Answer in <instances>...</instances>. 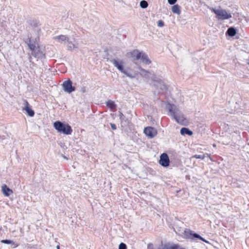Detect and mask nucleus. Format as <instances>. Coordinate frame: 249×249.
Masks as SVG:
<instances>
[{
	"instance_id": "f257e3e1",
	"label": "nucleus",
	"mask_w": 249,
	"mask_h": 249,
	"mask_svg": "<svg viewBox=\"0 0 249 249\" xmlns=\"http://www.w3.org/2000/svg\"><path fill=\"white\" fill-rule=\"evenodd\" d=\"M166 108L169 111L168 115L173 117L178 123L182 125L188 124L187 119L175 105L168 103L166 105Z\"/></svg>"
},
{
	"instance_id": "f03ea898",
	"label": "nucleus",
	"mask_w": 249,
	"mask_h": 249,
	"mask_svg": "<svg viewBox=\"0 0 249 249\" xmlns=\"http://www.w3.org/2000/svg\"><path fill=\"white\" fill-rule=\"evenodd\" d=\"M28 46L36 57L40 58L44 56L43 48L39 46L36 39L35 40L30 39L28 43Z\"/></svg>"
},
{
	"instance_id": "7ed1b4c3",
	"label": "nucleus",
	"mask_w": 249,
	"mask_h": 249,
	"mask_svg": "<svg viewBox=\"0 0 249 249\" xmlns=\"http://www.w3.org/2000/svg\"><path fill=\"white\" fill-rule=\"evenodd\" d=\"M112 62L118 70L125 74L127 76L130 78H134L137 75V73L135 71L134 72L129 70H125L122 61L114 59L112 60Z\"/></svg>"
},
{
	"instance_id": "20e7f679",
	"label": "nucleus",
	"mask_w": 249,
	"mask_h": 249,
	"mask_svg": "<svg viewBox=\"0 0 249 249\" xmlns=\"http://www.w3.org/2000/svg\"><path fill=\"white\" fill-rule=\"evenodd\" d=\"M53 125L58 132L65 135H70L72 132L71 126L68 124L63 123L60 121H56L53 123Z\"/></svg>"
},
{
	"instance_id": "39448f33",
	"label": "nucleus",
	"mask_w": 249,
	"mask_h": 249,
	"mask_svg": "<svg viewBox=\"0 0 249 249\" xmlns=\"http://www.w3.org/2000/svg\"><path fill=\"white\" fill-rule=\"evenodd\" d=\"M182 235L184 238L186 239L194 240L195 238H198L206 243L208 242L207 241L201 237L199 235L195 233L193 231L189 229H185L182 232Z\"/></svg>"
},
{
	"instance_id": "423d86ee",
	"label": "nucleus",
	"mask_w": 249,
	"mask_h": 249,
	"mask_svg": "<svg viewBox=\"0 0 249 249\" xmlns=\"http://www.w3.org/2000/svg\"><path fill=\"white\" fill-rule=\"evenodd\" d=\"M153 85L157 88L159 93H163L167 89L166 86L161 79L153 80Z\"/></svg>"
},
{
	"instance_id": "0eeeda50",
	"label": "nucleus",
	"mask_w": 249,
	"mask_h": 249,
	"mask_svg": "<svg viewBox=\"0 0 249 249\" xmlns=\"http://www.w3.org/2000/svg\"><path fill=\"white\" fill-rule=\"evenodd\" d=\"M142 53V52H140L138 50H134L127 53L126 56L127 58L131 59L132 61H135L140 59Z\"/></svg>"
},
{
	"instance_id": "6e6552de",
	"label": "nucleus",
	"mask_w": 249,
	"mask_h": 249,
	"mask_svg": "<svg viewBox=\"0 0 249 249\" xmlns=\"http://www.w3.org/2000/svg\"><path fill=\"white\" fill-rule=\"evenodd\" d=\"M143 132L145 135L149 138H153L157 134V130L156 128L148 126L144 129Z\"/></svg>"
},
{
	"instance_id": "1a4fd4ad",
	"label": "nucleus",
	"mask_w": 249,
	"mask_h": 249,
	"mask_svg": "<svg viewBox=\"0 0 249 249\" xmlns=\"http://www.w3.org/2000/svg\"><path fill=\"white\" fill-rule=\"evenodd\" d=\"M170 160L166 153H163L160 156L159 164L163 167H167L169 165Z\"/></svg>"
},
{
	"instance_id": "9d476101",
	"label": "nucleus",
	"mask_w": 249,
	"mask_h": 249,
	"mask_svg": "<svg viewBox=\"0 0 249 249\" xmlns=\"http://www.w3.org/2000/svg\"><path fill=\"white\" fill-rule=\"evenodd\" d=\"M23 106L22 110L26 111L30 117H33L35 115L34 111L32 109L28 101L26 100H23Z\"/></svg>"
},
{
	"instance_id": "9b49d317",
	"label": "nucleus",
	"mask_w": 249,
	"mask_h": 249,
	"mask_svg": "<svg viewBox=\"0 0 249 249\" xmlns=\"http://www.w3.org/2000/svg\"><path fill=\"white\" fill-rule=\"evenodd\" d=\"M63 87L64 90L68 93H71L75 90V88L72 86V82L69 79L63 83Z\"/></svg>"
},
{
	"instance_id": "f8f14e48",
	"label": "nucleus",
	"mask_w": 249,
	"mask_h": 249,
	"mask_svg": "<svg viewBox=\"0 0 249 249\" xmlns=\"http://www.w3.org/2000/svg\"><path fill=\"white\" fill-rule=\"evenodd\" d=\"M231 18V14L219 7V19H227Z\"/></svg>"
},
{
	"instance_id": "ddd939ff",
	"label": "nucleus",
	"mask_w": 249,
	"mask_h": 249,
	"mask_svg": "<svg viewBox=\"0 0 249 249\" xmlns=\"http://www.w3.org/2000/svg\"><path fill=\"white\" fill-rule=\"evenodd\" d=\"M163 249H186L178 244L167 243L163 246Z\"/></svg>"
},
{
	"instance_id": "4468645a",
	"label": "nucleus",
	"mask_w": 249,
	"mask_h": 249,
	"mask_svg": "<svg viewBox=\"0 0 249 249\" xmlns=\"http://www.w3.org/2000/svg\"><path fill=\"white\" fill-rule=\"evenodd\" d=\"M66 43L67 48L69 51H72L78 48V43H75V41H72L70 40L69 38Z\"/></svg>"
},
{
	"instance_id": "2eb2a0df",
	"label": "nucleus",
	"mask_w": 249,
	"mask_h": 249,
	"mask_svg": "<svg viewBox=\"0 0 249 249\" xmlns=\"http://www.w3.org/2000/svg\"><path fill=\"white\" fill-rule=\"evenodd\" d=\"M1 192L5 196H9L13 193V190L9 188L6 184L1 186Z\"/></svg>"
},
{
	"instance_id": "dca6fc26",
	"label": "nucleus",
	"mask_w": 249,
	"mask_h": 249,
	"mask_svg": "<svg viewBox=\"0 0 249 249\" xmlns=\"http://www.w3.org/2000/svg\"><path fill=\"white\" fill-rule=\"evenodd\" d=\"M55 41L59 43H65L69 40V37L65 35H59L53 37Z\"/></svg>"
},
{
	"instance_id": "f3484780",
	"label": "nucleus",
	"mask_w": 249,
	"mask_h": 249,
	"mask_svg": "<svg viewBox=\"0 0 249 249\" xmlns=\"http://www.w3.org/2000/svg\"><path fill=\"white\" fill-rule=\"evenodd\" d=\"M236 30L233 27H231L229 28L226 33V35H228L231 37L234 36L236 35Z\"/></svg>"
},
{
	"instance_id": "a211bd4d",
	"label": "nucleus",
	"mask_w": 249,
	"mask_h": 249,
	"mask_svg": "<svg viewBox=\"0 0 249 249\" xmlns=\"http://www.w3.org/2000/svg\"><path fill=\"white\" fill-rule=\"evenodd\" d=\"M142 63L148 65L151 63L150 60L148 58L147 55H146L144 53L142 52V55L140 58Z\"/></svg>"
},
{
	"instance_id": "6ab92c4d",
	"label": "nucleus",
	"mask_w": 249,
	"mask_h": 249,
	"mask_svg": "<svg viewBox=\"0 0 249 249\" xmlns=\"http://www.w3.org/2000/svg\"><path fill=\"white\" fill-rule=\"evenodd\" d=\"M172 11L174 14L180 15L181 13L180 7L178 4H175L172 7Z\"/></svg>"
},
{
	"instance_id": "aec40b11",
	"label": "nucleus",
	"mask_w": 249,
	"mask_h": 249,
	"mask_svg": "<svg viewBox=\"0 0 249 249\" xmlns=\"http://www.w3.org/2000/svg\"><path fill=\"white\" fill-rule=\"evenodd\" d=\"M180 133L181 135H188L189 136H191L193 134V132L192 131L189 130L187 128H182L180 130Z\"/></svg>"
},
{
	"instance_id": "412c9836",
	"label": "nucleus",
	"mask_w": 249,
	"mask_h": 249,
	"mask_svg": "<svg viewBox=\"0 0 249 249\" xmlns=\"http://www.w3.org/2000/svg\"><path fill=\"white\" fill-rule=\"evenodd\" d=\"M107 106L110 109H114L116 108V105L115 104L114 102L112 101H108L106 103Z\"/></svg>"
},
{
	"instance_id": "4be33fe9",
	"label": "nucleus",
	"mask_w": 249,
	"mask_h": 249,
	"mask_svg": "<svg viewBox=\"0 0 249 249\" xmlns=\"http://www.w3.org/2000/svg\"><path fill=\"white\" fill-rule=\"evenodd\" d=\"M140 6L142 8H146L148 6V3L145 0H142L140 2Z\"/></svg>"
},
{
	"instance_id": "5701e85b",
	"label": "nucleus",
	"mask_w": 249,
	"mask_h": 249,
	"mask_svg": "<svg viewBox=\"0 0 249 249\" xmlns=\"http://www.w3.org/2000/svg\"><path fill=\"white\" fill-rule=\"evenodd\" d=\"M1 242L5 243V244H15L14 242H13L12 241L10 240H2L1 241Z\"/></svg>"
},
{
	"instance_id": "b1692460",
	"label": "nucleus",
	"mask_w": 249,
	"mask_h": 249,
	"mask_svg": "<svg viewBox=\"0 0 249 249\" xmlns=\"http://www.w3.org/2000/svg\"><path fill=\"white\" fill-rule=\"evenodd\" d=\"M140 73L141 75L146 76L148 75V72L144 70H141Z\"/></svg>"
},
{
	"instance_id": "393cba45",
	"label": "nucleus",
	"mask_w": 249,
	"mask_h": 249,
	"mask_svg": "<svg viewBox=\"0 0 249 249\" xmlns=\"http://www.w3.org/2000/svg\"><path fill=\"white\" fill-rule=\"evenodd\" d=\"M119 249H126V246L125 244L122 243L120 244Z\"/></svg>"
},
{
	"instance_id": "a878e982",
	"label": "nucleus",
	"mask_w": 249,
	"mask_h": 249,
	"mask_svg": "<svg viewBox=\"0 0 249 249\" xmlns=\"http://www.w3.org/2000/svg\"><path fill=\"white\" fill-rule=\"evenodd\" d=\"M196 158V159H203L204 158V156H202V155H195L194 156H193L191 158Z\"/></svg>"
},
{
	"instance_id": "bb28decb",
	"label": "nucleus",
	"mask_w": 249,
	"mask_h": 249,
	"mask_svg": "<svg viewBox=\"0 0 249 249\" xmlns=\"http://www.w3.org/2000/svg\"><path fill=\"white\" fill-rule=\"evenodd\" d=\"M177 1V0H168V2L171 5L174 4Z\"/></svg>"
},
{
	"instance_id": "cd10ccee",
	"label": "nucleus",
	"mask_w": 249,
	"mask_h": 249,
	"mask_svg": "<svg viewBox=\"0 0 249 249\" xmlns=\"http://www.w3.org/2000/svg\"><path fill=\"white\" fill-rule=\"evenodd\" d=\"M158 25L159 27H162L164 25L163 22L161 20H159L158 22Z\"/></svg>"
},
{
	"instance_id": "c85d7f7f",
	"label": "nucleus",
	"mask_w": 249,
	"mask_h": 249,
	"mask_svg": "<svg viewBox=\"0 0 249 249\" xmlns=\"http://www.w3.org/2000/svg\"><path fill=\"white\" fill-rule=\"evenodd\" d=\"M211 10L216 14V17L218 16V11L217 10H215L213 8H211Z\"/></svg>"
},
{
	"instance_id": "c756f323",
	"label": "nucleus",
	"mask_w": 249,
	"mask_h": 249,
	"mask_svg": "<svg viewBox=\"0 0 249 249\" xmlns=\"http://www.w3.org/2000/svg\"><path fill=\"white\" fill-rule=\"evenodd\" d=\"M111 128L114 130L116 129V125L114 124H111Z\"/></svg>"
},
{
	"instance_id": "7c9ffc66",
	"label": "nucleus",
	"mask_w": 249,
	"mask_h": 249,
	"mask_svg": "<svg viewBox=\"0 0 249 249\" xmlns=\"http://www.w3.org/2000/svg\"><path fill=\"white\" fill-rule=\"evenodd\" d=\"M56 248L57 249H60V246L59 245H58L57 247H56Z\"/></svg>"
},
{
	"instance_id": "2f4dec72",
	"label": "nucleus",
	"mask_w": 249,
	"mask_h": 249,
	"mask_svg": "<svg viewBox=\"0 0 249 249\" xmlns=\"http://www.w3.org/2000/svg\"><path fill=\"white\" fill-rule=\"evenodd\" d=\"M218 159L220 160V159H222V158L219 156Z\"/></svg>"
}]
</instances>
